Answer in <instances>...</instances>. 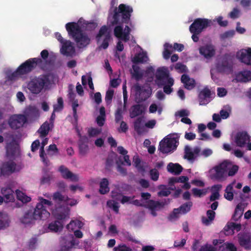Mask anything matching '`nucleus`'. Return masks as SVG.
Masks as SVG:
<instances>
[{
    "instance_id": "nucleus-1",
    "label": "nucleus",
    "mask_w": 251,
    "mask_h": 251,
    "mask_svg": "<svg viewBox=\"0 0 251 251\" xmlns=\"http://www.w3.org/2000/svg\"><path fill=\"white\" fill-rule=\"evenodd\" d=\"M133 11L132 7L124 3L120 4L118 7H115L114 9L113 21L111 22V25H117L114 28V35L125 42L130 39L131 28L128 25H126L124 30L122 25H129L131 27L132 26L131 17Z\"/></svg>"
},
{
    "instance_id": "nucleus-2",
    "label": "nucleus",
    "mask_w": 251,
    "mask_h": 251,
    "mask_svg": "<svg viewBox=\"0 0 251 251\" xmlns=\"http://www.w3.org/2000/svg\"><path fill=\"white\" fill-rule=\"evenodd\" d=\"M66 29L69 35L75 41L78 48H83L90 43V38L83 32L78 23L70 22L66 24Z\"/></svg>"
},
{
    "instance_id": "nucleus-3",
    "label": "nucleus",
    "mask_w": 251,
    "mask_h": 251,
    "mask_svg": "<svg viewBox=\"0 0 251 251\" xmlns=\"http://www.w3.org/2000/svg\"><path fill=\"white\" fill-rule=\"evenodd\" d=\"M53 75L51 73L42 74L30 79L27 88L33 94H40L45 89H48L51 84Z\"/></svg>"
},
{
    "instance_id": "nucleus-4",
    "label": "nucleus",
    "mask_w": 251,
    "mask_h": 251,
    "mask_svg": "<svg viewBox=\"0 0 251 251\" xmlns=\"http://www.w3.org/2000/svg\"><path fill=\"white\" fill-rule=\"evenodd\" d=\"M69 210L65 207L56 208L52 213L57 220L50 223L48 226L49 229L54 232L61 231L63 227V221L69 218Z\"/></svg>"
},
{
    "instance_id": "nucleus-5",
    "label": "nucleus",
    "mask_w": 251,
    "mask_h": 251,
    "mask_svg": "<svg viewBox=\"0 0 251 251\" xmlns=\"http://www.w3.org/2000/svg\"><path fill=\"white\" fill-rule=\"evenodd\" d=\"M41 69L45 70L43 61L38 57L31 58L21 64L18 69L22 75H27L34 70L37 66Z\"/></svg>"
},
{
    "instance_id": "nucleus-6",
    "label": "nucleus",
    "mask_w": 251,
    "mask_h": 251,
    "mask_svg": "<svg viewBox=\"0 0 251 251\" xmlns=\"http://www.w3.org/2000/svg\"><path fill=\"white\" fill-rule=\"evenodd\" d=\"M233 57L230 54L226 53L220 57L217 61L216 68L220 73L229 74L233 71Z\"/></svg>"
},
{
    "instance_id": "nucleus-7",
    "label": "nucleus",
    "mask_w": 251,
    "mask_h": 251,
    "mask_svg": "<svg viewBox=\"0 0 251 251\" xmlns=\"http://www.w3.org/2000/svg\"><path fill=\"white\" fill-rule=\"evenodd\" d=\"M41 216L40 213L35 207L34 209H30L25 211L20 219V221L23 224L29 225L35 223L37 220H45Z\"/></svg>"
},
{
    "instance_id": "nucleus-8",
    "label": "nucleus",
    "mask_w": 251,
    "mask_h": 251,
    "mask_svg": "<svg viewBox=\"0 0 251 251\" xmlns=\"http://www.w3.org/2000/svg\"><path fill=\"white\" fill-rule=\"evenodd\" d=\"M178 140L175 137L164 138L159 144L158 150L163 153H168L176 150Z\"/></svg>"
},
{
    "instance_id": "nucleus-9",
    "label": "nucleus",
    "mask_w": 251,
    "mask_h": 251,
    "mask_svg": "<svg viewBox=\"0 0 251 251\" xmlns=\"http://www.w3.org/2000/svg\"><path fill=\"white\" fill-rule=\"evenodd\" d=\"M210 21L207 19L197 18L189 27L191 33H201L203 29L210 26Z\"/></svg>"
},
{
    "instance_id": "nucleus-10",
    "label": "nucleus",
    "mask_w": 251,
    "mask_h": 251,
    "mask_svg": "<svg viewBox=\"0 0 251 251\" xmlns=\"http://www.w3.org/2000/svg\"><path fill=\"white\" fill-rule=\"evenodd\" d=\"M27 118L23 114H14L12 115L8 120L9 126L13 129H18L26 123Z\"/></svg>"
},
{
    "instance_id": "nucleus-11",
    "label": "nucleus",
    "mask_w": 251,
    "mask_h": 251,
    "mask_svg": "<svg viewBox=\"0 0 251 251\" xmlns=\"http://www.w3.org/2000/svg\"><path fill=\"white\" fill-rule=\"evenodd\" d=\"M20 169H17L16 164L12 161L3 163L0 168L1 176H8L15 172H18Z\"/></svg>"
},
{
    "instance_id": "nucleus-12",
    "label": "nucleus",
    "mask_w": 251,
    "mask_h": 251,
    "mask_svg": "<svg viewBox=\"0 0 251 251\" xmlns=\"http://www.w3.org/2000/svg\"><path fill=\"white\" fill-rule=\"evenodd\" d=\"M133 88L135 91V99L138 102L145 101L150 97V91L140 85L139 83L134 84Z\"/></svg>"
},
{
    "instance_id": "nucleus-13",
    "label": "nucleus",
    "mask_w": 251,
    "mask_h": 251,
    "mask_svg": "<svg viewBox=\"0 0 251 251\" xmlns=\"http://www.w3.org/2000/svg\"><path fill=\"white\" fill-rule=\"evenodd\" d=\"M229 165V164L226 161H225L219 165L215 166L214 170L215 173L213 175L212 178L218 181L223 180L227 171Z\"/></svg>"
},
{
    "instance_id": "nucleus-14",
    "label": "nucleus",
    "mask_w": 251,
    "mask_h": 251,
    "mask_svg": "<svg viewBox=\"0 0 251 251\" xmlns=\"http://www.w3.org/2000/svg\"><path fill=\"white\" fill-rule=\"evenodd\" d=\"M46 205L50 206L52 205V203L49 200L41 198L40 199V202L37 203L35 207L42 215L41 217L44 218L45 220L50 216V213L47 210Z\"/></svg>"
},
{
    "instance_id": "nucleus-15",
    "label": "nucleus",
    "mask_w": 251,
    "mask_h": 251,
    "mask_svg": "<svg viewBox=\"0 0 251 251\" xmlns=\"http://www.w3.org/2000/svg\"><path fill=\"white\" fill-rule=\"evenodd\" d=\"M156 83L159 87L166 83V81L169 77V73L165 67L158 68L155 73Z\"/></svg>"
},
{
    "instance_id": "nucleus-16",
    "label": "nucleus",
    "mask_w": 251,
    "mask_h": 251,
    "mask_svg": "<svg viewBox=\"0 0 251 251\" xmlns=\"http://www.w3.org/2000/svg\"><path fill=\"white\" fill-rule=\"evenodd\" d=\"M170 202L169 199H164L162 201L150 200L146 201L145 207L150 210H155L157 211L162 209L166 205Z\"/></svg>"
},
{
    "instance_id": "nucleus-17",
    "label": "nucleus",
    "mask_w": 251,
    "mask_h": 251,
    "mask_svg": "<svg viewBox=\"0 0 251 251\" xmlns=\"http://www.w3.org/2000/svg\"><path fill=\"white\" fill-rule=\"evenodd\" d=\"M240 246L246 250H251V235L249 233H240L237 236Z\"/></svg>"
},
{
    "instance_id": "nucleus-18",
    "label": "nucleus",
    "mask_w": 251,
    "mask_h": 251,
    "mask_svg": "<svg viewBox=\"0 0 251 251\" xmlns=\"http://www.w3.org/2000/svg\"><path fill=\"white\" fill-rule=\"evenodd\" d=\"M237 57L241 62L251 65V48L240 50L237 53Z\"/></svg>"
},
{
    "instance_id": "nucleus-19",
    "label": "nucleus",
    "mask_w": 251,
    "mask_h": 251,
    "mask_svg": "<svg viewBox=\"0 0 251 251\" xmlns=\"http://www.w3.org/2000/svg\"><path fill=\"white\" fill-rule=\"evenodd\" d=\"M250 141V136L246 131L238 132L235 136V143L237 146L243 147Z\"/></svg>"
},
{
    "instance_id": "nucleus-20",
    "label": "nucleus",
    "mask_w": 251,
    "mask_h": 251,
    "mask_svg": "<svg viewBox=\"0 0 251 251\" xmlns=\"http://www.w3.org/2000/svg\"><path fill=\"white\" fill-rule=\"evenodd\" d=\"M192 205V202L190 201L182 204L177 208H175L173 211V216L176 217L179 214H185L187 213L190 211Z\"/></svg>"
},
{
    "instance_id": "nucleus-21",
    "label": "nucleus",
    "mask_w": 251,
    "mask_h": 251,
    "mask_svg": "<svg viewBox=\"0 0 251 251\" xmlns=\"http://www.w3.org/2000/svg\"><path fill=\"white\" fill-rule=\"evenodd\" d=\"M58 170L64 178L70 179L73 181H77L78 180L77 176L74 174L64 165L60 166Z\"/></svg>"
},
{
    "instance_id": "nucleus-22",
    "label": "nucleus",
    "mask_w": 251,
    "mask_h": 251,
    "mask_svg": "<svg viewBox=\"0 0 251 251\" xmlns=\"http://www.w3.org/2000/svg\"><path fill=\"white\" fill-rule=\"evenodd\" d=\"M88 138L84 136L78 142L79 154L82 156L86 155L89 152V148L88 145Z\"/></svg>"
},
{
    "instance_id": "nucleus-23",
    "label": "nucleus",
    "mask_w": 251,
    "mask_h": 251,
    "mask_svg": "<svg viewBox=\"0 0 251 251\" xmlns=\"http://www.w3.org/2000/svg\"><path fill=\"white\" fill-rule=\"evenodd\" d=\"M24 115L27 118V121L33 120L39 116L38 110L37 108L33 106H29L26 107L24 111Z\"/></svg>"
},
{
    "instance_id": "nucleus-24",
    "label": "nucleus",
    "mask_w": 251,
    "mask_h": 251,
    "mask_svg": "<svg viewBox=\"0 0 251 251\" xmlns=\"http://www.w3.org/2000/svg\"><path fill=\"white\" fill-rule=\"evenodd\" d=\"M146 110V107L143 104H137L131 106L130 110V117L131 118H135L141 115L144 113Z\"/></svg>"
},
{
    "instance_id": "nucleus-25",
    "label": "nucleus",
    "mask_w": 251,
    "mask_h": 251,
    "mask_svg": "<svg viewBox=\"0 0 251 251\" xmlns=\"http://www.w3.org/2000/svg\"><path fill=\"white\" fill-rule=\"evenodd\" d=\"M60 51L62 54L67 56H72L75 53V50L71 42L67 41L62 44Z\"/></svg>"
},
{
    "instance_id": "nucleus-26",
    "label": "nucleus",
    "mask_w": 251,
    "mask_h": 251,
    "mask_svg": "<svg viewBox=\"0 0 251 251\" xmlns=\"http://www.w3.org/2000/svg\"><path fill=\"white\" fill-rule=\"evenodd\" d=\"M200 53L206 58H209L213 56L215 54V50L211 45L202 46L199 49Z\"/></svg>"
},
{
    "instance_id": "nucleus-27",
    "label": "nucleus",
    "mask_w": 251,
    "mask_h": 251,
    "mask_svg": "<svg viewBox=\"0 0 251 251\" xmlns=\"http://www.w3.org/2000/svg\"><path fill=\"white\" fill-rule=\"evenodd\" d=\"M181 81L183 83L185 88L189 90L193 89L196 86L195 79L190 78L188 75L186 74L181 75Z\"/></svg>"
},
{
    "instance_id": "nucleus-28",
    "label": "nucleus",
    "mask_w": 251,
    "mask_h": 251,
    "mask_svg": "<svg viewBox=\"0 0 251 251\" xmlns=\"http://www.w3.org/2000/svg\"><path fill=\"white\" fill-rule=\"evenodd\" d=\"M210 96L211 91L207 87H204L201 91L198 96L200 105H206L208 102L206 99L210 98Z\"/></svg>"
},
{
    "instance_id": "nucleus-29",
    "label": "nucleus",
    "mask_w": 251,
    "mask_h": 251,
    "mask_svg": "<svg viewBox=\"0 0 251 251\" xmlns=\"http://www.w3.org/2000/svg\"><path fill=\"white\" fill-rule=\"evenodd\" d=\"M167 169L168 172L170 173L175 175H178L182 171L183 168L178 163L174 164L171 162L168 164Z\"/></svg>"
},
{
    "instance_id": "nucleus-30",
    "label": "nucleus",
    "mask_w": 251,
    "mask_h": 251,
    "mask_svg": "<svg viewBox=\"0 0 251 251\" xmlns=\"http://www.w3.org/2000/svg\"><path fill=\"white\" fill-rule=\"evenodd\" d=\"M1 193L4 198L5 202H8L14 201V192L10 187L2 188Z\"/></svg>"
},
{
    "instance_id": "nucleus-31",
    "label": "nucleus",
    "mask_w": 251,
    "mask_h": 251,
    "mask_svg": "<svg viewBox=\"0 0 251 251\" xmlns=\"http://www.w3.org/2000/svg\"><path fill=\"white\" fill-rule=\"evenodd\" d=\"M143 117H139L134 122V128L138 135H141L145 131V128L143 125Z\"/></svg>"
},
{
    "instance_id": "nucleus-32",
    "label": "nucleus",
    "mask_w": 251,
    "mask_h": 251,
    "mask_svg": "<svg viewBox=\"0 0 251 251\" xmlns=\"http://www.w3.org/2000/svg\"><path fill=\"white\" fill-rule=\"evenodd\" d=\"M109 181L106 178H103L101 179L100 183L99 192L101 194H105L109 191L108 187Z\"/></svg>"
},
{
    "instance_id": "nucleus-33",
    "label": "nucleus",
    "mask_w": 251,
    "mask_h": 251,
    "mask_svg": "<svg viewBox=\"0 0 251 251\" xmlns=\"http://www.w3.org/2000/svg\"><path fill=\"white\" fill-rule=\"evenodd\" d=\"M148 59V56L145 53H139L134 56L132 62L135 64L144 63L147 61Z\"/></svg>"
},
{
    "instance_id": "nucleus-34",
    "label": "nucleus",
    "mask_w": 251,
    "mask_h": 251,
    "mask_svg": "<svg viewBox=\"0 0 251 251\" xmlns=\"http://www.w3.org/2000/svg\"><path fill=\"white\" fill-rule=\"evenodd\" d=\"M9 218L6 213H0V229L8 227L9 225Z\"/></svg>"
},
{
    "instance_id": "nucleus-35",
    "label": "nucleus",
    "mask_w": 251,
    "mask_h": 251,
    "mask_svg": "<svg viewBox=\"0 0 251 251\" xmlns=\"http://www.w3.org/2000/svg\"><path fill=\"white\" fill-rule=\"evenodd\" d=\"M237 78L241 81L248 82L251 80V72L250 71H244L240 72L237 75Z\"/></svg>"
},
{
    "instance_id": "nucleus-36",
    "label": "nucleus",
    "mask_w": 251,
    "mask_h": 251,
    "mask_svg": "<svg viewBox=\"0 0 251 251\" xmlns=\"http://www.w3.org/2000/svg\"><path fill=\"white\" fill-rule=\"evenodd\" d=\"M174 84V80L173 78H168L166 81V83L163 86V91L166 94H170L173 92L172 86Z\"/></svg>"
},
{
    "instance_id": "nucleus-37",
    "label": "nucleus",
    "mask_w": 251,
    "mask_h": 251,
    "mask_svg": "<svg viewBox=\"0 0 251 251\" xmlns=\"http://www.w3.org/2000/svg\"><path fill=\"white\" fill-rule=\"evenodd\" d=\"M50 130V125L48 122L44 123L38 130V132L40 133V136L42 138L46 136Z\"/></svg>"
},
{
    "instance_id": "nucleus-38",
    "label": "nucleus",
    "mask_w": 251,
    "mask_h": 251,
    "mask_svg": "<svg viewBox=\"0 0 251 251\" xmlns=\"http://www.w3.org/2000/svg\"><path fill=\"white\" fill-rule=\"evenodd\" d=\"M164 49L163 52V57L165 59H168L173 51V46L169 43H166L164 45Z\"/></svg>"
},
{
    "instance_id": "nucleus-39",
    "label": "nucleus",
    "mask_w": 251,
    "mask_h": 251,
    "mask_svg": "<svg viewBox=\"0 0 251 251\" xmlns=\"http://www.w3.org/2000/svg\"><path fill=\"white\" fill-rule=\"evenodd\" d=\"M208 218H202V221L205 225H209L210 222L213 221L215 217V212L212 210H208L206 212Z\"/></svg>"
},
{
    "instance_id": "nucleus-40",
    "label": "nucleus",
    "mask_w": 251,
    "mask_h": 251,
    "mask_svg": "<svg viewBox=\"0 0 251 251\" xmlns=\"http://www.w3.org/2000/svg\"><path fill=\"white\" fill-rule=\"evenodd\" d=\"M52 199L55 202L60 203L63 201H67L69 198L62 195L59 192H56L52 195Z\"/></svg>"
},
{
    "instance_id": "nucleus-41",
    "label": "nucleus",
    "mask_w": 251,
    "mask_h": 251,
    "mask_svg": "<svg viewBox=\"0 0 251 251\" xmlns=\"http://www.w3.org/2000/svg\"><path fill=\"white\" fill-rule=\"evenodd\" d=\"M243 213V208L242 207V205L241 203H239L237 205L234 214L233 215L232 218L234 220L237 221L239 218H240Z\"/></svg>"
},
{
    "instance_id": "nucleus-42",
    "label": "nucleus",
    "mask_w": 251,
    "mask_h": 251,
    "mask_svg": "<svg viewBox=\"0 0 251 251\" xmlns=\"http://www.w3.org/2000/svg\"><path fill=\"white\" fill-rule=\"evenodd\" d=\"M124 107L123 108L122 106L118 107L115 113V121L116 123H119L121 121H122L124 117L123 116V114L124 110L126 109Z\"/></svg>"
},
{
    "instance_id": "nucleus-43",
    "label": "nucleus",
    "mask_w": 251,
    "mask_h": 251,
    "mask_svg": "<svg viewBox=\"0 0 251 251\" xmlns=\"http://www.w3.org/2000/svg\"><path fill=\"white\" fill-rule=\"evenodd\" d=\"M184 158L189 161L193 160L195 159V155L188 146L185 147Z\"/></svg>"
},
{
    "instance_id": "nucleus-44",
    "label": "nucleus",
    "mask_w": 251,
    "mask_h": 251,
    "mask_svg": "<svg viewBox=\"0 0 251 251\" xmlns=\"http://www.w3.org/2000/svg\"><path fill=\"white\" fill-rule=\"evenodd\" d=\"M110 33V32L108 31V28L107 26L106 25H103L102 26L98 32V33L97 34L96 36V39L97 41V42H99L100 40L101 37L104 35L105 36L106 34Z\"/></svg>"
},
{
    "instance_id": "nucleus-45",
    "label": "nucleus",
    "mask_w": 251,
    "mask_h": 251,
    "mask_svg": "<svg viewBox=\"0 0 251 251\" xmlns=\"http://www.w3.org/2000/svg\"><path fill=\"white\" fill-rule=\"evenodd\" d=\"M132 76L134 77L136 80H139L142 78L143 76V73L140 71V68L138 66L133 65L132 66Z\"/></svg>"
},
{
    "instance_id": "nucleus-46",
    "label": "nucleus",
    "mask_w": 251,
    "mask_h": 251,
    "mask_svg": "<svg viewBox=\"0 0 251 251\" xmlns=\"http://www.w3.org/2000/svg\"><path fill=\"white\" fill-rule=\"evenodd\" d=\"M107 205L112 209L116 213L118 214L119 211V205L117 202L114 201H108Z\"/></svg>"
},
{
    "instance_id": "nucleus-47",
    "label": "nucleus",
    "mask_w": 251,
    "mask_h": 251,
    "mask_svg": "<svg viewBox=\"0 0 251 251\" xmlns=\"http://www.w3.org/2000/svg\"><path fill=\"white\" fill-rule=\"evenodd\" d=\"M159 189H161V190L158 192V195L159 196L167 197L171 194V191L169 190V189H168L165 185H160Z\"/></svg>"
},
{
    "instance_id": "nucleus-48",
    "label": "nucleus",
    "mask_w": 251,
    "mask_h": 251,
    "mask_svg": "<svg viewBox=\"0 0 251 251\" xmlns=\"http://www.w3.org/2000/svg\"><path fill=\"white\" fill-rule=\"evenodd\" d=\"M52 178V175L51 174H45L40 179V184L44 185L45 184H50V181Z\"/></svg>"
},
{
    "instance_id": "nucleus-49",
    "label": "nucleus",
    "mask_w": 251,
    "mask_h": 251,
    "mask_svg": "<svg viewBox=\"0 0 251 251\" xmlns=\"http://www.w3.org/2000/svg\"><path fill=\"white\" fill-rule=\"evenodd\" d=\"M17 147L14 144H9L6 147V152L7 153L11 155L14 156L17 151Z\"/></svg>"
},
{
    "instance_id": "nucleus-50",
    "label": "nucleus",
    "mask_w": 251,
    "mask_h": 251,
    "mask_svg": "<svg viewBox=\"0 0 251 251\" xmlns=\"http://www.w3.org/2000/svg\"><path fill=\"white\" fill-rule=\"evenodd\" d=\"M111 39L110 33L106 34L105 35L103 42L100 45V47L103 49H106L109 46V42Z\"/></svg>"
},
{
    "instance_id": "nucleus-51",
    "label": "nucleus",
    "mask_w": 251,
    "mask_h": 251,
    "mask_svg": "<svg viewBox=\"0 0 251 251\" xmlns=\"http://www.w3.org/2000/svg\"><path fill=\"white\" fill-rule=\"evenodd\" d=\"M151 178L153 181H157L158 179L159 173L156 169H151L150 171Z\"/></svg>"
},
{
    "instance_id": "nucleus-52",
    "label": "nucleus",
    "mask_w": 251,
    "mask_h": 251,
    "mask_svg": "<svg viewBox=\"0 0 251 251\" xmlns=\"http://www.w3.org/2000/svg\"><path fill=\"white\" fill-rule=\"evenodd\" d=\"M114 95V90H108L106 93L105 95V100L107 104H109L111 102L113 97Z\"/></svg>"
},
{
    "instance_id": "nucleus-53",
    "label": "nucleus",
    "mask_w": 251,
    "mask_h": 251,
    "mask_svg": "<svg viewBox=\"0 0 251 251\" xmlns=\"http://www.w3.org/2000/svg\"><path fill=\"white\" fill-rule=\"evenodd\" d=\"M84 25L85 27L88 30H94L97 26V24L94 22H86L84 23Z\"/></svg>"
},
{
    "instance_id": "nucleus-54",
    "label": "nucleus",
    "mask_w": 251,
    "mask_h": 251,
    "mask_svg": "<svg viewBox=\"0 0 251 251\" xmlns=\"http://www.w3.org/2000/svg\"><path fill=\"white\" fill-rule=\"evenodd\" d=\"M57 103V105L54 106V111H59L61 110L63 108V100L61 97L58 98Z\"/></svg>"
},
{
    "instance_id": "nucleus-55",
    "label": "nucleus",
    "mask_w": 251,
    "mask_h": 251,
    "mask_svg": "<svg viewBox=\"0 0 251 251\" xmlns=\"http://www.w3.org/2000/svg\"><path fill=\"white\" fill-rule=\"evenodd\" d=\"M235 34V31L234 30H229L225 32L223 34L220 35V38L222 40H224L226 38L232 37Z\"/></svg>"
},
{
    "instance_id": "nucleus-56",
    "label": "nucleus",
    "mask_w": 251,
    "mask_h": 251,
    "mask_svg": "<svg viewBox=\"0 0 251 251\" xmlns=\"http://www.w3.org/2000/svg\"><path fill=\"white\" fill-rule=\"evenodd\" d=\"M21 75H22V74H21L20 72L19 71V70L17 68L15 72L8 75V79L10 80H14L16 79L18 77Z\"/></svg>"
},
{
    "instance_id": "nucleus-57",
    "label": "nucleus",
    "mask_w": 251,
    "mask_h": 251,
    "mask_svg": "<svg viewBox=\"0 0 251 251\" xmlns=\"http://www.w3.org/2000/svg\"><path fill=\"white\" fill-rule=\"evenodd\" d=\"M200 251H216V249L212 245L206 244L201 247Z\"/></svg>"
},
{
    "instance_id": "nucleus-58",
    "label": "nucleus",
    "mask_w": 251,
    "mask_h": 251,
    "mask_svg": "<svg viewBox=\"0 0 251 251\" xmlns=\"http://www.w3.org/2000/svg\"><path fill=\"white\" fill-rule=\"evenodd\" d=\"M68 89V98L70 100H74L75 98V94L73 91V86L72 84L69 85Z\"/></svg>"
},
{
    "instance_id": "nucleus-59",
    "label": "nucleus",
    "mask_w": 251,
    "mask_h": 251,
    "mask_svg": "<svg viewBox=\"0 0 251 251\" xmlns=\"http://www.w3.org/2000/svg\"><path fill=\"white\" fill-rule=\"evenodd\" d=\"M123 93L124 97V107L125 108L126 106L127 101V93L126 91V84L123 85Z\"/></svg>"
},
{
    "instance_id": "nucleus-60",
    "label": "nucleus",
    "mask_w": 251,
    "mask_h": 251,
    "mask_svg": "<svg viewBox=\"0 0 251 251\" xmlns=\"http://www.w3.org/2000/svg\"><path fill=\"white\" fill-rule=\"evenodd\" d=\"M133 165L137 168L140 169H142V167L141 165V160L138 156H134L133 157Z\"/></svg>"
},
{
    "instance_id": "nucleus-61",
    "label": "nucleus",
    "mask_w": 251,
    "mask_h": 251,
    "mask_svg": "<svg viewBox=\"0 0 251 251\" xmlns=\"http://www.w3.org/2000/svg\"><path fill=\"white\" fill-rule=\"evenodd\" d=\"M88 132L89 136L94 137L99 134L100 131L97 128L92 127L88 129Z\"/></svg>"
},
{
    "instance_id": "nucleus-62",
    "label": "nucleus",
    "mask_w": 251,
    "mask_h": 251,
    "mask_svg": "<svg viewBox=\"0 0 251 251\" xmlns=\"http://www.w3.org/2000/svg\"><path fill=\"white\" fill-rule=\"evenodd\" d=\"M192 192L193 195L195 196L201 197L202 195L205 194V192L203 191V190L199 189L198 188H193L192 190Z\"/></svg>"
},
{
    "instance_id": "nucleus-63",
    "label": "nucleus",
    "mask_w": 251,
    "mask_h": 251,
    "mask_svg": "<svg viewBox=\"0 0 251 251\" xmlns=\"http://www.w3.org/2000/svg\"><path fill=\"white\" fill-rule=\"evenodd\" d=\"M128 129V127L126 123L123 121H121L119 131L126 133Z\"/></svg>"
},
{
    "instance_id": "nucleus-64",
    "label": "nucleus",
    "mask_w": 251,
    "mask_h": 251,
    "mask_svg": "<svg viewBox=\"0 0 251 251\" xmlns=\"http://www.w3.org/2000/svg\"><path fill=\"white\" fill-rule=\"evenodd\" d=\"M239 10L237 8H234L232 11L229 13V16L231 18L234 19L239 17Z\"/></svg>"
}]
</instances>
